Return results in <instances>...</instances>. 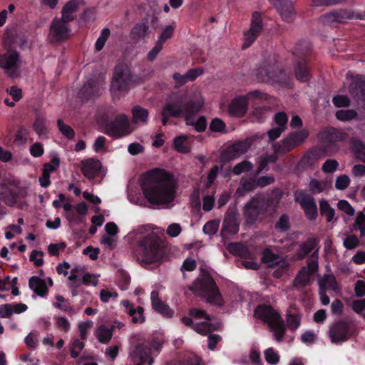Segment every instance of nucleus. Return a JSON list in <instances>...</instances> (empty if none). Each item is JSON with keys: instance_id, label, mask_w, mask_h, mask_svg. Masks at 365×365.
<instances>
[{"instance_id": "obj_1", "label": "nucleus", "mask_w": 365, "mask_h": 365, "mask_svg": "<svg viewBox=\"0 0 365 365\" xmlns=\"http://www.w3.org/2000/svg\"><path fill=\"white\" fill-rule=\"evenodd\" d=\"M203 103L190 99L181 91L172 93L166 99L161 110V120L164 126L170 118H184L187 125L193 126L198 133H202L207 128V119L201 115L196 121L194 116L200 111Z\"/></svg>"}, {"instance_id": "obj_2", "label": "nucleus", "mask_w": 365, "mask_h": 365, "mask_svg": "<svg viewBox=\"0 0 365 365\" xmlns=\"http://www.w3.org/2000/svg\"><path fill=\"white\" fill-rule=\"evenodd\" d=\"M140 187L148 201L155 205H167L175 197L173 176L163 169H153L144 174Z\"/></svg>"}, {"instance_id": "obj_3", "label": "nucleus", "mask_w": 365, "mask_h": 365, "mask_svg": "<svg viewBox=\"0 0 365 365\" xmlns=\"http://www.w3.org/2000/svg\"><path fill=\"white\" fill-rule=\"evenodd\" d=\"M282 195L273 191L270 195L257 194L245 204L243 214L246 224L254 225L261 216L274 211Z\"/></svg>"}, {"instance_id": "obj_4", "label": "nucleus", "mask_w": 365, "mask_h": 365, "mask_svg": "<svg viewBox=\"0 0 365 365\" xmlns=\"http://www.w3.org/2000/svg\"><path fill=\"white\" fill-rule=\"evenodd\" d=\"M164 252L163 242L155 232L146 235L137 242L136 256L138 260L145 264L160 261Z\"/></svg>"}, {"instance_id": "obj_5", "label": "nucleus", "mask_w": 365, "mask_h": 365, "mask_svg": "<svg viewBox=\"0 0 365 365\" xmlns=\"http://www.w3.org/2000/svg\"><path fill=\"white\" fill-rule=\"evenodd\" d=\"M312 52V44L307 41H299L294 48L295 77L301 82H307L312 78V70L309 64Z\"/></svg>"}, {"instance_id": "obj_6", "label": "nucleus", "mask_w": 365, "mask_h": 365, "mask_svg": "<svg viewBox=\"0 0 365 365\" xmlns=\"http://www.w3.org/2000/svg\"><path fill=\"white\" fill-rule=\"evenodd\" d=\"M309 131L306 129L289 133L285 138L279 142L272 144L274 155H270L264 158L267 163H275L277 155H283L302 145L309 136Z\"/></svg>"}, {"instance_id": "obj_7", "label": "nucleus", "mask_w": 365, "mask_h": 365, "mask_svg": "<svg viewBox=\"0 0 365 365\" xmlns=\"http://www.w3.org/2000/svg\"><path fill=\"white\" fill-rule=\"evenodd\" d=\"M255 314L268 324L277 341H282L286 333V327L283 319L278 312L270 305L261 304L256 308Z\"/></svg>"}, {"instance_id": "obj_8", "label": "nucleus", "mask_w": 365, "mask_h": 365, "mask_svg": "<svg viewBox=\"0 0 365 365\" xmlns=\"http://www.w3.org/2000/svg\"><path fill=\"white\" fill-rule=\"evenodd\" d=\"M191 290L199 295L206 297L210 304H222V295L212 277L205 272L200 278L197 279L192 284Z\"/></svg>"}, {"instance_id": "obj_9", "label": "nucleus", "mask_w": 365, "mask_h": 365, "mask_svg": "<svg viewBox=\"0 0 365 365\" xmlns=\"http://www.w3.org/2000/svg\"><path fill=\"white\" fill-rule=\"evenodd\" d=\"M269 95L257 90L251 91L246 96H239L234 98L228 106V112L231 116L241 118L247 111L249 102L257 105L258 101H267Z\"/></svg>"}, {"instance_id": "obj_10", "label": "nucleus", "mask_w": 365, "mask_h": 365, "mask_svg": "<svg viewBox=\"0 0 365 365\" xmlns=\"http://www.w3.org/2000/svg\"><path fill=\"white\" fill-rule=\"evenodd\" d=\"M70 21L56 16L51 22L48 34V39L51 44L64 42L70 38L72 30Z\"/></svg>"}, {"instance_id": "obj_11", "label": "nucleus", "mask_w": 365, "mask_h": 365, "mask_svg": "<svg viewBox=\"0 0 365 365\" xmlns=\"http://www.w3.org/2000/svg\"><path fill=\"white\" fill-rule=\"evenodd\" d=\"M106 134L119 138L131 133L130 124L125 114H119L115 119L106 125Z\"/></svg>"}, {"instance_id": "obj_12", "label": "nucleus", "mask_w": 365, "mask_h": 365, "mask_svg": "<svg viewBox=\"0 0 365 365\" xmlns=\"http://www.w3.org/2000/svg\"><path fill=\"white\" fill-rule=\"evenodd\" d=\"M131 81L132 74L129 68L126 65L118 64L115 67L110 89L120 92L127 91Z\"/></svg>"}, {"instance_id": "obj_13", "label": "nucleus", "mask_w": 365, "mask_h": 365, "mask_svg": "<svg viewBox=\"0 0 365 365\" xmlns=\"http://www.w3.org/2000/svg\"><path fill=\"white\" fill-rule=\"evenodd\" d=\"M294 200L299 203L309 220L314 221L318 217V209L314 198L304 190H299L294 192Z\"/></svg>"}, {"instance_id": "obj_14", "label": "nucleus", "mask_w": 365, "mask_h": 365, "mask_svg": "<svg viewBox=\"0 0 365 365\" xmlns=\"http://www.w3.org/2000/svg\"><path fill=\"white\" fill-rule=\"evenodd\" d=\"M348 134L334 127H327L322 129L317 134V138L322 143H327L324 145L327 147V150L330 147H334V151L339 149L336 144L339 142L345 141L347 139Z\"/></svg>"}, {"instance_id": "obj_15", "label": "nucleus", "mask_w": 365, "mask_h": 365, "mask_svg": "<svg viewBox=\"0 0 365 365\" xmlns=\"http://www.w3.org/2000/svg\"><path fill=\"white\" fill-rule=\"evenodd\" d=\"M251 144L247 140H238L222 150L220 155V162L227 163L245 154Z\"/></svg>"}, {"instance_id": "obj_16", "label": "nucleus", "mask_w": 365, "mask_h": 365, "mask_svg": "<svg viewBox=\"0 0 365 365\" xmlns=\"http://www.w3.org/2000/svg\"><path fill=\"white\" fill-rule=\"evenodd\" d=\"M262 29L263 21L261 14L258 11H255L252 15L250 29L244 34L242 49L249 48L255 41Z\"/></svg>"}, {"instance_id": "obj_17", "label": "nucleus", "mask_w": 365, "mask_h": 365, "mask_svg": "<svg viewBox=\"0 0 365 365\" xmlns=\"http://www.w3.org/2000/svg\"><path fill=\"white\" fill-rule=\"evenodd\" d=\"M329 335L333 343L346 341L351 336V325L344 320H338L330 326Z\"/></svg>"}, {"instance_id": "obj_18", "label": "nucleus", "mask_w": 365, "mask_h": 365, "mask_svg": "<svg viewBox=\"0 0 365 365\" xmlns=\"http://www.w3.org/2000/svg\"><path fill=\"white\" fill-rule=\"evenodd\" d=\"M353 18V13L346 9L334 10L320 16L319 21L324 25L336 26L338 24L345 23Z\"/></svg>"}, {"instance_id": "obj_19", "label": "nucleus", "mask_w": 365, "mask_h": 365, "mask_svg": "<svg viewBox=\"0 0 365 365\" xmlns=\"http://www.w3.org/2000/svg\"><path fill=\"white\" fill-rule=\"evenodd\" d=\"M101 83L97 78L88 79L78 93V96L83 101L97 98L101 95Z\"/></svg>"}, {"instance_id": "obj_20", "label": "nucleus", "mask_w": 365, "mask_h": 365, "mask_svg": "<svg viewBox=\"0 0 365 365\" xmlns=\"http://www.w3.org/2000/svg\"><path fill=\"white\" fill-rule=\"evenodd\" d=\"M19 56L16 51H8L6 53L0 56V66L4 68L6 73L11 77L17 76V61Z\"/></svg>"}, {"instance_id": "obj_21", "label": "nucleus", "mask_w": 365, "mask_h": 365, "mask_svg": "<svg viewBox=\"0 0 365 365\" xmlns=\"http://www.w3.org/2000/svg\"><path fill=\"white\" fill-rule=\"evenodd\" d=\"M327 147L321 145L319 148H312L307 152H306L297 164V167L306 170L312 168L314 165L316 161H317L321 157V152H326Z\"/></svg>"}, {"instance_id": "obj_22", "label": "nucleus", "mask_w": 365, "mask_h": 365, "mask_svg": "<svg viewBox=\"0 0 365 365\" xmlns=\"http://www.w3.org/2000/svg\"><path fill=\"white\" fill-rule=\"evenodd\" d=\"M240 229V222L237 220V212L235 210L229 209L225 216L221 233L222 235L227 232L229 235H235Z\"/></svg>"}, {"instance_id": "obj_23", "label": "nucleus", "mask_w": 365, "mask_h": 365, "mask_svg": "<svg viewBox=\"0 0 365 365\" xmlns=\"http://www.w3.org/2000/svg\"><path fill=\"white\" fill-rule=\"evenodd\" d=\"M131 357L135 365H143L148 364L152 365L154 359L150 356V349L143 344H138L135 346L134 351L131 354Z\"/></svg>"}, {"instance_id": "obj_24", "label": "nucleus", "mask_w": 365, "mask_h": 365, "mask_svg": "<svg viewBox=\"0 0 365 365\" xmlns=\"http://www.w3.org/2000/svg\"><path fill=\"white\" fill-rule=\"evenodd\" d=\"M150 300L152 307L155 312L167 318H172L173 317L174 310L160 299L158 291L153 290L151 292Z\"/></svg>"}, {"instance_id": "obj_25", "label": "nucleus", "mask_w": 365, "mask_h": 365, "mask_svg": "<svg viewBox=\"0 0 365 365\" xmlns=\"http://www.w3.org/2000/svg\"><path fill=\"white\" fill-rule=\"evenodd\" d=\"M101 170L100 160L88 158L82 162L81 172L88 180H93Z\"/></svg>"}, {"instance_id": "obj_26", "label": "nucleus", "mask_w": 365, "mask_h": 365, "mask_svg": "<svg viewBox=\"0 0 365 365\" xmlns=\"http://www.w3.org/2000/svg\"><path fill=\"white\" fill-rule=\"evenodd\" d=\"M349 88L353 96L365 101V76L357 75L355 76Z\"/></svg>"}, {"instance_id": "obj_27", "label": "nucleus", "mask_w": 365, "mask_h": 365, "mask_svg": "<svg viewBox=\"0 0 365 365\" xmlns=\"http://www.w3.org/2000/svg\"><path fill=\"white\" fill-rule=\"evenodd\" d=\"M121 304L126 309L127 313L132 317L133 323H143L145 322L144 309L138 306L136 308L129 300L125 299L121 302Z\"/></svg>"}, {"instance_id": "obj_28", "label": "nucleus", "mask_w": 365, "mask_h": 365, "mask_svg": "<svg viewBox=\"0 0 365 365\" xmlns=\"http://www.w3.org/2000/svg\"><path fill=\"white\" fill-rule=\"evenodd\" d=\"M33 130L41 139L48 138V128L47 126L46 118L41 113H37L33 123Z\"/></svg>"}, {"instance_id": "obj_29", "label": "nucleus", "mask_w": 365, "mask_h": 365, "mask_svg": "<svg viewBox=\"0 0 365 365\" xmlns=\"http://www.w3.org/2000/svg\"><path fill=\"white\" fill-rule=\"evenodd\" d=\"M274 66L267 61L261 63L256 68L255 75L259 82L269 83Z\"/></svg>"}, {"instance_id": "obj_30", "label": "nucleus", "mask_w": 365, "mask_h": 365, "mask_svg": "<svg viewBox=\"0 0 365 365\" xmlns=\"http://www.w3.org/2000/svg\"><path fill=\"white\" fill-rule=\"evenodd\" d=\"M319 240L317 237H308L304 242L299 245V250L297 252V257L299 259H304L317 247Z\"/></svg>"}, {"instance_id": "obj_31", "label": "nucleus", "mask_w": 365, "mask_h": 365, "mask_svg": "<svg viewBox=\"0 0 365 365\" xmlns=\"http://www.w3.org/2000/svg\"><path fill=\"white\" fill-rule=\"evenodd\" d=\"M81 0H70L66 2L61 9V18L72 22L76 19L75 13L78 11Z\"/></svg>"}, {"instance_id": "obj_32", "label": "nucleus", "mask_w": 365, "mask_h": 365, "mask_svg": "<svg viewBox=\"0 0 365 365\" xmlns=\"http://www.w3.org/2000/svg\"><path fill=\"white\" fill-rule=\"evenodd\" d=\"M277 11L282 20L286 22H292L295 16L293 4L290 0H284L282 4L276 6Z\"/></svg>"}, {"instance_id": "obj_33", "label": "nucleus", "mask_w": 365, "mask_h": 365, "mask_svg": "<svg viewBox=\"0 0 365 365\" xmlns=\"http://www.w3.org/2000/svg\"><path fill=\"white\" fill-rule=\"evenodd\" d=\"M29 286L37 295L43 297L48 294L46 282L36 276L31 277L29 280Z\"/></svg>"}, {"instance_id": "obj_34", "label": "nucleus", "mask_w": 365, "mask_h": 365, "mask_svg": "<svg viewBox=\"0 0 365 365\" xmlns=\"http://www.w3.org/2000/svg\"><path fill=\"white\" fill-rule=\"evenodd\" d=\"M350 148L355 158L365 163V144L359 139L352 138L350 140Z\"/></svg>"}, {"instance_id": "obj_35", "label": "nucleus", "mask_w": 365, "mask_h": 365, "mask_svg": "<svg viewBox=\"0 0 365 365\" xmlns=\"http://www.w3.org/2000/svg\"><path fill=\"white\" fill-rule=\"evenodd\" d=\"M269 83H277L287 87L289 86L290 78L284 70H279L274 67Z\"/></svg>"}, {"instance_id": "obj_36", "label": "nucleus", "mask_w": 365, "mask_h": 365, "mask_svg": "<svg viewBox=\"0 0 365 365\" xmlns=\"http://www.w3.org/2000/svg\"><path fill=\"white\" fill-rule=\"evenodd\" d=\"M256 184V178H242L239 187L236 190V194L244 196L247 192L256 189L257 187Z\"/></svg>"}, {"instance_id": "obj_37", "label": "nucleus", "mask_w": 365, "mask_h": 365, "mask_svg": "<svg viewBox=\"0 0 365 365\" xmlns=\"http://www.w3.org/2000/svg\"><path fill=\"white\" fill-rule=\"evenodd\" d=\"M173 146L175 150L180 153L187 154L190 152L188 136L186 135L176 136L173 140Z\"/></svg>"}, {"instance_id": "obj_38", "label": "nucleus", "mask_w": 365, "mask_h": 365, "mask_svg": "<svg viewBox=\"0 0 365 365\" xmlns=\"http://www.w3.org/2000/svg\"><path fill=\"white\" fill-rule=\"evenodd\" d=\"M132 122L135 124L138 123H147L148 120L149 112L146 108L140 106H135L132 110Z\"/></svg>"}, {"instance_id": "obj_39", "label": "nucleus", "mask_w": 365, "mask_h": 365, "mask_svg": "<svg viewBox=\"0 0 365 365\" xmlns=\"http://www.w3.org/2000/svg\"><path fill=\"white\" fill-rule=\"evenodd\" d=\"M115 329L114 325H111L108 328L105 325H101L96 330V337L98 340L102 344H108L113 336V331Z\"/></svg>"}, {"instance_id": "obj_40", "label": "nucleus", "mask_w": 365, "mask_h": 365, "mask_svg": "<svg viewBox=\"0 0 365 365\" xmlns=\"http://www.w3.org/2000/svg\"><path fill=\"white\" fill-rule=\"evenodd\" d=\"M148 29L149 26L146 24H137L131 29L130 33V38L135 41L143 38L148 34Z\"/></svg>"}, {"instance_id": "obj_41", "label": "nucleus", "mask_w": 365, "mask_h": 365, "mask_svg": "<svg viewBox=\"0 0 365 365\" xmlns=\"http://www.w3.org/2000/svg\"><path fill=\"white\" fill-rule=\"evenodd\" d=\"M319 287L325 290L329 289L335 291L338 288V284L333 274H324L323 278L319 281Z\"/></svg>"}, {"instance_id": "obj_42", "label": "nucleus", "mask_w": 365, "mask_h": 365, "mask_svg": "<svg viewBox=\"0 0 365 365\" xmlns=\"http://www.w3.org/2000/svg\"><path fill=\"white\" fill-rule=\"evenodd\" d=\"M319 210L322 215L326 217L327 222H331L335 215V210L331 207L328 201L322 199L319 201Z\"/></svg>"}, {"instance_id": "obj_43", "label": "nucleus", "mask_w": 365, "mask_h": 365, "mask_svg": "<svg viewBox=\"0 0 365 365\" xmlns=\"http://www.w3.org/2000/svg\"><path fill=\"white\" fill-rule=\"evenodd\" d=\"M279 256L272 252L270 248H266L262 252V261L267 264L269 267H273L278 264Z\"/></svg>"}, {"instance_id": "obj_44", "label": "nucleus", "mask_w": 365, "mask_h": 365, "mask_svg": "<svg viewBox=\"0 0 365 365\" xmlns=\"http://www.w3.org/2000/svg\"><path fill=\"white\" fill-rule=\"evenodd\" d=\"M168 365H201V359L196 355L189 354L182 359L172 361Z\"/></svg>"}, {"instance_id": "obj_45", "label": "nucleus", "mask_w": 365, "mask_h": 365, "mask_svg": "<svg viewBox=\"0 0 365 365\" xmlns=\"http://www.w3.org/2000/svg\"><path fill=\"white\" fill-rule=\"evenodd\" d=\"M353 230H359L360 237H365V214L363 212L360 211L357 213L353 224Z\"/></svg>"}, {"instance_id": "obj_46", "label": "nucleus", "mask_w": 365, "mask_h": 365, "mask_svg": "<svg viewBox=\"0 0 365 365\" xmlns=\"http://www.w3.org/2000/svg\"><path fill=\"white\" fill-rule=\"evenodd\" d=\"M116 283L121 290H126L130 283V277L125 271H120L116 277Z\"/></svg>"}, {"instance_id": "obj_47", "label": "nucleus", "mask_w": 365, "mask_h": 365, "mask_svg": "<svg viewBox=\"0 0 365 365\" xmlns=\"http://www.w3.org/2000/svg\"><path fill=\"white\" fill-rule=\"evenodd\" d=\"M57 125L58 130L68 140H73L75 138L76 133L74 130L68 125L63 123L61 119L57 120Z\"/></svg>"}, {"instance_id": "obj_48", "label": "nucleus", "mask_w": 365, "mask_h": 365, "mask_svg": "<svg viewBox=\"0 0 365 365\" xmlns=\"http://www.w3.org/2000/svg\"><path fill=\"white\" fill-rule=\"evenodd\" d=\"M252 168L253 164L250 161L245 160L234 166L232 173L235 175H239L242 173L251 171Z\"/></svg>"}, {"instance_id": "obj_49", "label": "nucleus", "mask_w": 365, "mask_h": 365, "mask_svg": "<svg viewBox=\"0 0 365 365\" xmlns=\"http://www.w3.org/2000/svg\"><path fill=\"white\" fill-rule=\"evenodd\" d=\"M175 29V26L174 25L166 26L163 29L157 42L163 46L168 39L173 36Z\"/></svg>"}, {"instance_id": "obj_50", "label": "nucleus", "mask_w": 365, "mask_h": 365, "mask_svg": "<svg viewBox=\"0 0 365 365\" xmlns=\"http://www.w3.org/2000/svg\"><path fill=\"white\" fill-rule=\"evenodd\" d=\"M209 128L212 132L226 133V125L219 118H215L211 120Z\"/></svg>"}, {"instance_id": "obj_51", "label": "nucleus", "mask_w": 365, "mask_h": 365, "mask_svg": "<svg viewBox=\"0 0 365 365\" xmlns=\"http://www.w3.org/2000/svg\"><path fill=\"white\" fill-rule=\"evenodd\" d=\"M318 250L315 251L312 254L310 257L307 259V271L309 272L312 275L314 274L319 268L318 265Z\"/></svg>"}, {"instance_id": "obj_52", "label": "nucleus", "mask_w": 365, "mask_h": 365, "mask_svg": "<svg viewBox=\"0 0 365 365\" xmlns=\"http://www.w3.org/2000/svg\"><path fill=\"white\" fill-rule=\"evenodd\" d=\"M335 115L339 120L349 121L354 119L357 115V113L354 110H339L336 111Z\"/></svg>"}, {"instance_id": "obj_53", "label": "nucleus", "mask_w": 365, "mask_h": 365, "mask_svg": "<svg viewBox=\"0 0 365 365\" xmlns=\"http://www.w3.org/2000/svg\"><path fill=\"white\" fill-rule=\"evenodd\" d=\"M269 107L266 106H256L252 111L253 120L258 123H262L266 119V112L268 110Z\"/></svg>"}, {"instance_id": "obj_54", "label": "nucleus", "mask_w": 365, "mask_h": 365, "mask_svg": "<svg viewBox=\"0 0 365 365\" xmlns=\"http://www.w3.org/2000/svg\"><path fill=\"white\" fill-rule=\"evenodd\" d=\"M274 228L280 232L287 231L290 228L289 216L287 214L282 215L275 223Z\"/></svg>"}, {"instance_id": "obj_55", "label": "nucleus", "mask_w": 365, "mask_h": 365, "mask_svg": "<svg viewBox=\"0 0 365 365\" xmlns=\"http://www.w3.org/2000/svg\"><path fill=\"white\" fill-rule=\"evenodd\" d=\"M18 194L14 190H9L2 194L3 201L9 206H14L16 204Z\"/></svg>"}, {"instance_id": "obj_56", "label": "nucleus", "mask_w": 365, "mask_h": 365, "mask_svg": "<svg viewBox=\"0 0 365 365\" xmlns=\"http://www.w3.org/2000/svg\"><path fill=\"white\" fill-rule=\"evenodd\" d=\"M360 242L355 235L347 236L343 242L344 247L349 250H354L359 246Z\"/></svg>"}, {"instance_id": "obj_57", "label": "nucleus", "mask_w": 365, "mask_h": 365, "mask_svg": "<svg viewBox=\"0 0 365 365\" xmlns=\"http://www.w3.org/2000/svg\"><path fill=\"white\" fill-rule=\"evenodd\" d=\"M339 164L335 159H327L322 165V170L324 173H333L335 172Z\"/></svg>"}, {"instance_id": "obj_58", "label": "nucleus", "mask_w": 365, "mask_h": 365, "mask_svg": "<svg viewBox=\"0 0 365 365\" xmlns=\"http://www.w3.org/2000/svg\"><path fill=\"white\" fill-rule=\"evenodd\" d=\"M350 178L346 175H341L338 176L335 181V188L339 190L346 189L350 184Z\"/></svg>"}, {"instance_id": "obj_59", "label": "nucleus", "mask_w": 365, "mask_h": 365, "mask_svg": "<svg viewBox=\"0 0 365 365\" xmlns=\"http://www.w3.org/2000/svg\"><path fill=\"white\" fill-rule=\"evenodd\" d=\"M30 131L29 128L21 126L18 128L15 135V141L20 143H25L27 141Z\"/></svg>"}, {"instance_id": "obj_60", "label": "nucleus", "mask_w": 365, "mask_h": 365, "mask_svg": "<svg viewBox=\"0 0 365 365\" xmlns=\"http://www.w3.org/2000/svg\"><path fill=\"white\" fill-rule=\"evenodd\" d=\"M339 210L344 212L349 216H353L355 214V210L351 205L346 200H341L337 203Z\"/></svg>"}, {"instance_id": "obj_61", "label": "nucleus", "mask_w": 365, "mask_h": 365, "mask_svg": "<svg viewBox=\"0 0 365 365\" xmlns=\"http://www.w3.org/2000/svg\"><path fill=\"white\" fill-rule=\"evenodd\" d=\"M311 275L312 274L307 271V268L304 267L299 272L295 280L297 281L301 286H305L309 282Z\"/></svg>"}, {"instance_id": "obj_62", "label": "nucleus", "mask_w": 365, "mask_h": 365, "mask_svg": "<svg viewBox=\"0 0 365 365\" xmlns=\"http://www.w3.org/2000/svg\"><path fill=\"white\" fill-rule=\"evenodd\" d=\"M265 360L270 364H276L279 361V356L274 351V349L270 347L267 349L264 352Z\"/></svg>"}, {"instance_id": "obj_63", "label": "nucleus", "mask_w": 365, "mask_h": 365, "mask_svg": "<svg viewBox=\"0 0 365 365\" xmlns=\"http://www.w3.org/2000/svg\"><path fill=\"white\" fill-rule=\"evenodd\" d=\"M274 122L278 127L283 128L286 130L288 123V116L284 112L277 113L274 116Z\"/></svg>"}, {"instance_id": "obj_64", "label": "nucleus", "mask_w": 365, "mask_h": 365, "mask_svg": "<svg viewBox=\"0 0 365 365\" xmlns=\"http://www.w3.org/2000/svg\"><path fill=\"white\" fill-rule=\"evenodd\" d=\"M350 305L355 313L362 316L363 312L365 311V298L354 299Z\"/></svg>"}]
</instances>
